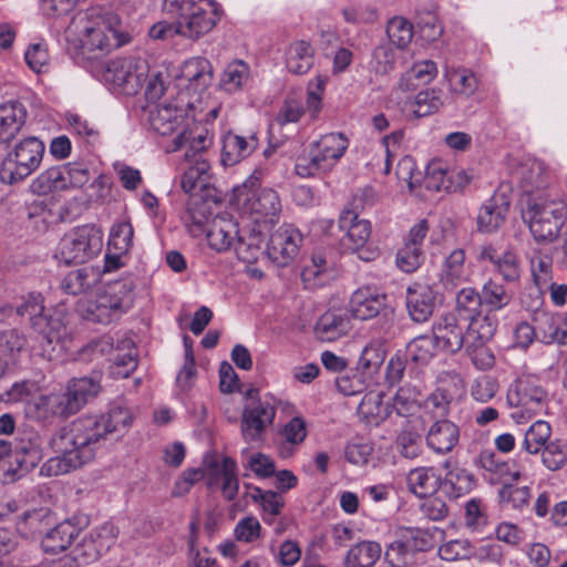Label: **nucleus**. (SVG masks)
<instances>
[{
  "instance_id": "0eeeda50",
  "label": "nucleus",
  "mask_w": 567,
  "mask_h": 567,
  "mask_svg": "<svg viewBox=\"0 0 567 567\" xmlns=\"http://www.w3.org/2000/svg\"><path fill=\"white\" fill-rule=\"evenodd\" d=\"M132 305V286L120 280L107 285L94 300L80 301L78 310L87 321L109 324L118 320Z\"/></svg>"
},
{
  "instance_id": "7c9ffc66",
  "label": "nucleus",
  "mask_w": 567,
  "mask_h": 567,
  "mask_svg": "<svg viewBox=\"0 0 567 567\" xmlns=\"http://www.w3.org/2000/svg\"><path fill=\"white\" fill-rule=\"evenodd\" d=\"M27 121V110L21 102L0 104V143H9L19 134Z\"/></svg>"
},
{
  "instance_id": "f257e3e1",
  "label": "nucleus",
  "mask_w": 567,
  "mask_h": 567,
  "mask_svg": "<svg viewBox=\"0 0 567 567\" xmlns=\"http://www.w3.org/2000/svg\"><path fill=\"white\" fill-rule=\"evenodd\" d=\"M64 39L74 50L86 49L90 52H109L130 41L128 35L121 31L118 16L99 8L78 12L65 28Z\"/></svg>"
},
{
  "instance_id": "6e6d98bb",
  "label": "nucleus",
  "mask_w": 567,
  "mask_h": 567,
  "mask_svg": "<svg viewBox=\"0 0 567 567\" xmlns=\"http://www.w3.org/2000/svg\"><path fill=\"white\" fill-rule=\"evenodd\" d=\"M24 61L34 73H48L51 65L48 44L44 41L29 44L24 52Z\"/></svg>"
},
{
  "instance_id": "a878e982",
  "label": "nucleus",
  "mask_w": 567,
  "mask_h": 567,
  "mask_svg": "<svg viewBox=\"0 0 567 567\" xmlns=\"http://www.w3.org/2000/svg\"><path fill=\"white\" fill-rule=\"evenodd\" d=\"M240 230L233 215L220 213L208 221L206 237L208 245L217 252L233 248Z\"/></svg>"
},
{
  "instance_id": "cd10ccee",
  "label": "nucleus",
  "mask_w": 567,
  "mask_h": 567,
  "mask_svg": "<svg viewBox=\"0 0 567 567\" xmlns=\"http://www.w3.org/2000/svg\"><path fill=\"white\" fill-rule=\"evenodd\" d=\"M537 341L549 344H567V326L563 328L561 318L545 310L536 309L533 312Z\"/></svg>"
},
{
  "instance_id": "20e7f679",
  "label": "nucleus",
  "mask_w": 567,
  "mask_h": 567,
  "mask_svg": "<svg viewBox=\"0 0 567 567\" xmlns=\"http://www.w3.org/2000/svg\"><path fill=\"white\" fill-rule=\"evenodd\" d=\"M101 389V377L99 374L73 378L68 383L65 394L41 396L39 402L30 403L27 411L37 420H47L50 415L68 417L78 413L100 393Z\"/></svg>"
},
{
  "instance_id": "864d4df0",
  "label": "nucleus",
  "mask_w": 567,
  "mask_h": 567,
  "mask_svg": "<svg viewBox=\"0 0 567 567\" xmlns=\"http://www.w3.org/2000/svg\"><path fill=\"white\" fill-rule=\"evenodd\" d=\"M458 439V427H431L426 435V443L435 453L444 454L452 451Z\"/></svg>"
},
{
  "instance_id": "c756f323",
  "label": "nucleus",
  "mask_w": 567,
  "mask_h": 567,
  "mask_svg": "<svg viewBox=\"0 0 567 567\" xmlns=\"http://www.w3.org/2000/svg\"><path fill=\"white\" fill-rule=\"evenodd\" d=\"M243 420L245 425H271L276 415L272 398L259 396L258 391H248Z\"/></svg>"
},
{
  "instance_id": "4468645a",
  "label": "nucleus",
  "mask_w": 567,
  "mask_h": 567,
  "mask_svg": "<svg viewBox=\"0 0 567 567\" xmlns=\"http://www.w3.org/2000/svg\"><path fill=\"white\" fill-rule=\"evenodd\" d=\"M102 247V230L95 225H82L64 235L58 256L66 265L83 264L97 256Z\"/></svg>"
},
{
  "instance_id": "09e8293b",
  "label": "nucleus",
  "mask_w": 567,
  "mask_h": 567,
  "mask_svg": "<svg viewBox=\"0 0 567 567\" xmlns=\"http://www.w3.org/2000/svg\"><path fill=\"white\" fill-rule=\"evenodd\" d=\"M350 330V322L347 318L333 312L323 313L316 323L315 331L322 341H336Z\"/></svg>"
},
{
  "instance_id": "72a5a7b5",
  "label": "nucleus",
  "mask_w": 567,
  "mask_h": 567,
  "mask_svg": "<svg viewBox=\"0 0 567 567\" xmlns=\"http://www.w3.org/2000/svg\"><path fill=\"white\" fill-rule=\"evenodd\" d=\"M472 276V270L466 265V255L462 248L454 249L444 260L441 271V282L446 288L467 282Z\"/></svg>"
},
{
  "instance_id": "79ce46f5",
  "label": "nucleus",
  "mask_w": 567,
  "mask_h": 567,
  "mask_svg": "<svg viewBox=\"0 0 567 567\" xmlns=\"http://www.w3.org/2000/svg\"><path fill=\"white\" fill-rule=\"evenodd\" d=\"M251 80V70L244 60H234L229 62L219 81V86L227 93H237L243 91Z\"/></svg>"
},
{
  "instance_id": "5fc2aeb1",
  "label": "nucleus",
  "mask_w": 567,
  "mask_h": 567,
  "mask_svg": "<svg viewBox=\"0 0 567 567\" xmlns=\"http://www.w3.org/2000/svg\"><path fill=\"white\" fill-rule=\"evenodd\" d=\"M223 497L231 502L236 498L239 489L237 464L231 457H224V467L218 474V483Z\"/></svg>"
},
{
  "instance_id": "5701e85b",
  "label": "nucleus",
  "mask_w": 567,
  "mask_h": 567,
  "mask_svg": "<svg viewBox=\"0 0 567 567\" xmlns=\"http://www.w3.org/2000/svg\"><path fill=\"white\" fill-rule=\"evenodd\" d=\"M302 235L292 225L280 226L269 238L267 255L278 266H287L298 255Z\"/></svg>"
},
{
  "instance_id": "9b49d317",
  "label": "nucleus",
  "mask_w": 567,
  "mask_h": 567,
  "mask_svg": "<svg viewBox=\"0 0 567 567\" xmlns=\"http://www.w3.org/2000/svg\"><path fill=\"white\" fill-rule=\"evenodd\" d=\"M547 393L534 374H520L508 386L506 400L514 408L512 419L517 424L530 422L542 411Z\"/></svg>"
},
{
  "instance_id": "c85d7f7f",
  "label": "nucleus",
  "mask_w": 567,
  "mask_h": 567,
  "mask_svg": "<svg viewBox=\"0 0 567 567\" xmlns=\"http://www.w3.org/2000/svg\"><path fill=\"white\" fill-rule=\"evenodd\" d=\"M385 295L373 287L357 289L350 300V311L359 320H368L379 315L385 305Z\"/></svg>"
},
{
  "instance_id": "a19ab883",
  "label": "nucleus",
  "mask_w": 567,
  "mask_h": 567,
  "mask_svg": "<svg viewBox=\"0 0 567 567\" xmlns=\"http://www.w3.org/2000/svg\"><path fill=\"white\" fill-rule=\"evenodd\" d=\"M513 177L525 193H532L546 184V169L543 162L526 158L515 168Z\"/></svg>"
},
{
  "instance_id": "0e129e2a",
  "label": "nucleus",
  "mask_w": 567,
  "mask_h": 567,
  "mask_svg": "<svg viewBox=\"0 0 567 567\" xmlns=\"http://www.w3.org/2000/svg\"><path fill=\"white\" fill-rule=\"evenodd\" d=\"M307 427H277L275 443L282 456L292 454V446L300 444L307 436Z\"/></svg>"
},
{
  "instance_id": "6e6552de",
  "label": "nucleus",
  "mask_w": 567,
  "mask_h": 567,
  "mask_svg": "<svg viewBox=\"0 0 567 567\" xmlns=\"http://www.w3.org/2000/svg\"><path fill=\"white\" fill-rule=\"evenodd\" d=\"M349 145L350 141L343 133L321 135L310 144L308 155L298 157L295 166L297 175L308 178L331 172L344 156Z\"/></svg>"
},
{
  "instance_id": "338daca9",
  "label": "nucleus",
  "mask_w": 567,
  "mask_h": 567,
  "mask_svg": "<svg viewBox=\"0 0 567 567\" xmlns=\"http://www.w3.org/2000/svg\"><path fill=\"white\" fill-rule=\"evenodd\" d=\"M464 524L471 532H482L488 524V516L482 499L471 498L465 504Z\"/></svg>"
},
{
  "instance_id": "c9c22d12",
  "label": "nucleus",
  "mask_w": 567,
  "mask_h": 567,
  "mask_svg": "<svg viewBox=\"0 0 567 567\" xmlns=\"http://www.w3.org/2000/svg\"><path fill=\"white\" fill-rule=\"evenodd\" d=\"M467 340L471 346H484L495 334L498 319L494 312L483 311L465 321Z\"/></svg>"
},
{
  "instance_id": "4c0bfd02",
  "label": "nucleus",
  "mask_w": 567,
  "mask_h": 567,
  "mask_svg": "<svg viewBox=\"0 0 567 567\" xmlns=\"http://www.w3.org/2000/svg\"><path fill=\"white\" fill-rule=\"evenodd\" d=\"M315 49L310 42L296 40L285 51L286 68L293 74H306L313 65Z\"/></svg>"
},
{
  "instance_id": "13d9d810",
  "label": "nucleus",
  "mask_w": 567,
  "mask_h": 567,
  "mask_svg": "<svg viewBox=\"0 0 567 567\" xmlns=\"http://www.w3.org/2000/svg\"><path fill=\"white\" fill-rule=\"evenodd\" d=\"M542 462L551 472L563 468L567 463V443L559 439L551 440L542 451Z\"/></svg>"
},
{
  "instance_id": "39448f33",
  "label": "nucleus",
  "mask_w": 567,
  "mask_h": 567,
  "mask_svg": "<svg viewBox=\"0 0 567 567\" xmlns=\"http://www.w3.org/2000/svg\"><path fill=\"white\" fill-rule=\"evenodd\" d=\"M164 10L175 18L177 35L193 41L209 33L219 20L213 0H164Z\"/></svg>"
},
{
  "instance_id": "393cba45",
  "label": "nucleus",
  "mask_w": 567,
  "mask_h": 567,
  "mask_svg": "<svg viewBox=\"0 0 567 567\" xmlns=\"http://www.w3.org/2000/svg\"><path fill=\"white\" fill-rule=\"evenodd\" d=\"M476 465L488 475L486 478L493 484H505L517 481L524 468L514 461H505L493 451H482Z\"/></svg>"
},
{
  "instance_id": "dca6fc26",
  "label": "nucleus",
  "mask_w": 567,
  "mask_h": 567,
  "mask_svg": "<svg viewBox=\"0 0 567 567\" xmlns=\"http://www.w3.org/2000/svg\"><path fill=\"white\" fill-rule=\"evenodd\" d=\"M464 391L463 382L457 374H446L439 380V386L423 403L420 419L423 424L441 425L447 420L452 401ZM451 425H454L451 422Z\"/></svg>"
},
{
  "instance_id": "ddd939ff",
  "label": "nucleus",
  "mask_w": 567,
  "mask_h": 567,
  "mask_svg": "<svg viewBox=\"0 0 567 567\" xmlns=\"http://www.w3.org/2000/svg\"><path fill=\"white\" fill-rule=\"evenodd\" d=\"M44 144L37 137L20 141L3 158L0 165V179L14 184L30 176L41 164Z\"/></svg>"
},
{
  "instance_id": "6ab92c4d",
  "label": "nucleus",
  "mask_w": 567,
  "mask_h": 567,
  "mask_svg": "<svg viewBox=\"0 0 567 567\" xmlns=\"http://www.w3.org/2000/svg\"><path fill=\"white\" fill-rule=\"evenodd\" d=\"M475 259L478 264H491L493 271L506 284L519 281L522 260L513 248L504 247L498 241L483 243L475 249Z\"/></svg>"
},
{
  "instance_id": "4be33fe9",
  "label": "nucleus",
  "mask_w": 567,
  "mask_h": 567,
  "mask_svg": "<svg viewBox=\"0 0 567 567\" xmlns=\"http://www.w3.org/2000/svg\"><path fill=\"white\" fill-rule=\"evenodd\" d=\"M243 213L260 228L278 221L281 213L279 195L272 188H261L245 199Z\"/></svg>"
},
{
  "instance_id": "9d476101",
  "label": "nucleus",
  "mask_w": 567,
  "mask_h": 567,
  "mask_svg": "<svg viewBox=\"0 0 567 567\" xmlns=\"http://www.w3.org/2000/svg\"><path fill=\"white\" fill-rule=\"evenodd\" d=\"M17 315L27 318L48 346L64 343L70 337L66 313L55 310L52 315H45L40 293L32 292L23 298L17 306Z\"/></svg>"
},
{
  "instance_id": "f704fd0d",
  "label": "nucleus",
  "mask_w": 567,
  "mask_h": 567,
  "mask_svg": "<svg viewBox=\"0 0 567 567\" xmlns=\"http://www.w3.org/2000/svg\"><path fill=\"white\" fill-rule=\"evenodd\" d=\"M443 106L442 92L437 89H426L406 99L401 110L409 116L424 117L437 112Z\"/></svg>"
},
{
  "instance_id": "37998d69",
  "label": "nucleus",
  "mask_w": 567,
  "mask_h": 567,
  "mask_svg": "<svg viewBox=\"0 0 567 567\" xmlns=\"http://www.w3.org/2000/svg\"><path fill=\"white\" fill-rule=\"evenodd\" d=\"M481 296L485 311L498 312L505 309L513 299V292L502 282L488 278L482 286Z\"/></svg>"
},
{
  "instance_id": "774afa93",
  "label": "nucleus",
  "mask_w": 567,
  "mask_h": 567,
  "mask_svg": "<svg viewBox=\"0 0 567 567\" xmlns=\"http://www.w3.org/2000/svg\"><path fill=\"white\" fill-rule=\"evenodd\" d=\"M386 34L391 43L399 49H403L413 38V27L406 19L394 17L388 22Z\"/></svg>"
},
{
  "instance_id": "de8ad7c7",
  "label": "nucleus",
  "mask_w": 567,
  "mask_h": 567,
  "mask_svg": "<svg viewBox=\"0 0 567 567\" xmlns=\"http://www.w3.org/2000/svg\"><path fill=\"white\" fill-rule=\"evenodd\" d=\"M100 280V272L92 267H83L70 271L61 282V288L65 293L80 295L95 286Z\"/></svg>"
},
{
  "instance_id": "680f3d73",
  "label": "nucleus",
  "mask_w": 567,
  "mask_h": 567,
  "mask_svg": "<svg viewBox=\"0 0 567 567\" xmlns=\"http://www.w3.org/2000/svg\"><path fill=\"white\" fill-rule=\"evenodd\" d=\"M328 262L321 254L312 256L310 264H307L302 271L301 278L308 287L322 286L328 279Z\"/></svg>"
},
{
  "instance_id": "49530a36",
  "label": "nucleus",
  "mask_w": 567,
  "mask_h": 567,
  "mask_svg": "<svg viewBox=\"0 0 567 567\" xmlns=\"http://www.w3.org/2000/svg\"><path fill=\"white\" fill-rule=\"evenodd\" d=\"M509 204L505 200L498 203V198L493 196L480 209L477 216V226L481 231L492 233L501 227L505 220Z\"/></svg>"
},
{
  "instance_id": "b1692460",
  "label": "nucleus",
  "mask_w": 567,
  "mask_h": 567,
  "mask_svg": "<svg viewBox=\"0 0 567 567\" xmlns=\"http://www.w3.org/2000/svg\"><path fill=\"white\" fill-rule=\"evenodd\" d=\"M465 330L464 321L458 319L455 313H446L433 324V337L441 350L456 353L464 344L468 343Z\"/></svg>"
},
{
  "instance_id": "aec40b11",
  "label": "nucleus",
  "mask_w": 567,
  "mask_h": 567,
  "mask_svg": "<svg viewBox=\"0 0 567 567\" xmlns=\"http://www.w3.org/2000/svg\"><path fill=\"white\" fill-rule=\"evenodd\" d=\"M410 536L406 540H396L389 547L390 553H396V564L411 567L419 560L420 553L433 549L444 539V529L433 526L430 528H408Z\"/></svg>"
},
{
  "instance_id": "bb28decb",
  "label": "nucleus",
  "mask_w": 567,
  "mask_h": 567,
  "mask_svg": "<svg viewBox=\"0 0 567 567\" xmlns=\"http://www.w3.org/2000/svg\"><path fill=\"white\" fill-rule=\"evenodd\" d=\"M435 292L430 285L413 282L406 289V309L415 322L430 319L435 307Z\"/></svg>"
},
{
  "instance_id": "69168bd1",
  "label": "nucleus",
  "mask_w": 567,
  "mask_h": 567,
  "mask_svg": "<svg viewBox=\"0 0 567 567\" xmlns=\"http://www.w3.org/2000/svg\"><path fill=\"white\" fill-rule=\"evenodd\" d=\"M399 453L406 458H415L422 452V435L413 427L403 429L395 441Z\"/></svg>"
},
{
  "instance_id": "473e14b6",
  "label": "nucleus",
  "mask_w": 567,
  "mask_h": 567,
  "mask_svg": "<svg viewBox=\"0 0 567 567\" xmlns=\"http://www.w3.org/2000/svg\"><path fill=\"white\" fill-rule=\"evenodd\" d=\"M339 227L347 231L350 248L359 250L365 247L371 237L372 226L368 219L359 218L353 209H343L339 217Z\"/></svg>"
},
{
  "instance_id": "7ed1b4c3",
  "label": "nucleus",
  "mask_w": 567,
  "mask_h": 567,
  "mask_svg": "<svg viewBox=\"0 0 567 567\" xmlns=\"http://www.w3.org/2000/svg\"><path fill=\"white\" fill-rule=\"evenodd\" d=\"M214 133L207 124H194L182 131L167 146V152L185 150V157L192 164L184 172L181 187L185 193H193L197 186H203L210 169L209 162L203 157L213 145Z\"/></svg>"
},
{
  "instance_id": "f3484780",
  "label": "nucleus",
  "mask_w": 567,
  "mask_h": 567,
  "mask_svg": "<svg viewBox=\"0 0 567 567\" xmlns=\"http://www.w3.org/2000/svg\"><path fill=\"white\" fill-rule=\"evenodd\" d=\"M192 106L190 102L184 103L176 100L167 103L152 104L148 106L147 121L151 128L159 135L166 136L193 127L200 122L190 121L187 109Z\"/></svg>"
},
{
  "instance_id": "bf43d9fd",
  "label": "nucleus",
  "mask_w": 567,
  "mask_h": 567,
  "mask_svg": "<svg viewBox=\"0 0 567 567\" xmlns=\"http://www.w3.org/2000/svg\"><path fill=\"white\" fill-rule=\"evenodd\" d=\"M133 226L130 221H121L111 228L109 248L118 255L128 252L133 245Z\"/></svg>"
},
{
  "instance_id": "f03ea898",
  "label": "nucleus",
  "mask_w": 567,
  "mask_h": 567,
  "mask_svg": "<svg viewBox=\"0 0 567 567\" xmlns=\"http://www.w3.org/2000/svg\"><path fill=\"white\" fill-rule=\"evenodd\" d=\"M115 427H60L52 439L59 455L50 457L42 466L41 474L59 476L68 474L91 462L103 440Z\"/></svg>"
},
{
  "instance_id": "a18cd8bd",
  "label": "nucleus",
  "mask_w": 567,
  "mask_h": 567,
  "mask_svg": "<svg viewBox=\"0 0 567 567\" xmlns=\"http://www.w3.org/2000/svg\"><path fill=\"white\" fill-rule=\"evenodd\" d=\"M450 92L462 99L471 97L478 89L476 74L466 68L449 69L444 73Z\"/></svg>"
},
{
  "instance_id": "2eb2a0df",
  "label": "nucleus",
  "mask_w": 567,
  "mask_h": 567,
  "mask_svg": "<svg viewBox=\"0 0 567 567\" xmlns=\"http://www.w3.org/2000/svg\"><path fill=\"white\" fill-rule=\"evenodd\" d=\"M148 75V63L137 56H117L110 60L104 69L105 82L112 84L120 93L133 96L144 85Z\"/></svg>"
},
{
  "instance_id": "2f4dec72",
  "label": "nucleus",
  "mask_w": 567,
  "mask_h": 567,
  "mask_svg": "<svg viewBox=\"0 0 567 567\" xmlns=\"http://www.w3.org/2000/svg\"><path fill=\"white\" fill-rule=\"evenodd\" d=\"M181 81L186 82L187 90L203 92L213 81L210 62L200 56L187 60L181 70Z\"/></svg>"
},
{
  "instance_id": "ea45409f",
  "label": "nucleus",
  "mask_w": 567,
  "mask_h": 567,
  "mask_svg": "<svg viewBox=\"0 0 567 567\" xmlns=\"http://www.w3.org/2000/svg\"><path fill=\"white\" fill-rule=\"evenodd\" d=\"M406 484L417 497L433 495L442 484L441 476L434 467H416L409 472Z\"/></svg>"
},
{
  "instance_id": "3c124183",
  "label": "nucleus",
  "mask_w": 567,
  "mask_h": 567,
  "mask_svg": "<svg viewBox=\"0 0 567 567\" xmlns=\"http://www.w3.org/2000/svg\"><path fill=\"white\" fill-rule=\"evenodd\" d=\"M264 237L261 235V228L252 230L248 237H245L239 233L234 249L238 259L244 262L251 264L258 260L259 256L264 254L261 245Z\"/></svg>"
},
{
  "instance_id": "8fccbe9b",
  "label": "nucleus",
  "mask_w": 567,
  "mask_h": 567,
  "mask_svg": "<svg viewBox=\"0 0 567 567\" xmlns=\"http://www.w3.org/2000/svg\"><path fill=\"white\" fill-rule=\"evenodd\" d=\"M485 311L481 292L475 288H462L456 295L455 315L462 321H466Z\"/></svg>"
},
{
  "instance_id": "412c9836",
  "label": "nucleus",
  "mask_w": 567,
  "mask_h": 567,
  "mask_svg": "<svg viewBox=\"0 0 567 567\" xmlns=\"http://www.w3.org/2000/svg\"><path fill=\"white\" fill-rule=\"evenodd\" d=\"M118 529L113 523L106 522L85 534L73 549L74 559L80 564L97 560L115 544Z\"/></svg>"
},
{
  "instance_id": "e2e57ef3",
  "label": "nucleus",
  "mask_w": 567,
  "mask_h": 567,
  "mask_svg": "<svg viewBox=\"0 0 567 567\" xmlns=\"http://www.w3.org/2000/svg\"><path fill=\"white\" fill-rule=\"evenodd\" d=\"M398 61V51L391 44L378 45L372 53L371 69L377 74H388L394 70Z\"/></svg>"
},
{
  "instance_id": "c03bdc74",
  "label": "nucleus",
  "mask_w": 567,
  "mask_h": 567,
  "mask_svg": "<svg viewBox=\"0 0 567 567\" xmlns=\"http://www.w3.org/2000/svg\"><path fill=\"white\" fill-rule=\"evenodd\" d=\"M382 547L378 542H359L348 550L344 567H373L380 559Z\"/></svg>"
},
{
  "instance_id": "052dcab7",
  "label": "nucleus",
  "mask_w": 567,
  "mask_h": 567,
  "mask_svg": "<svg viewBox=\"0 0 567 567\" xmlns=\"http://www.w3.org/2000/svg\"><path fill=\"white\" fill-rule=\"evenodd\" d=\"M134 421H136V411L123 399L110 403L106 414L102 416L104 425H130Z\"/></svg>"
},
{
  "instance_id": "423d86ee",
  "label": "nucleus",
  "mask_w": 567,
  "mask_h": 567,
  "mask_svg": "<svg viewBox=\"0 0 567 567\" xmlns=\"http://www.w3.org/2000/svg\"><path fill=\"white\" fill-rule=\"evenodd\" d=\"M42 458L39 439L29 429L22 427L8 442L0 458V482L12 484L24 477Z\"/></svg>"
},
{
  "instance_id": "f8f14e48",
  "label": "nucleus",
  "mask_w": 567,
  "mask_h": 567,
  "mask_svg": "<svg viewBox=\"0 0 567 567\" xmlns=\"http://www.w3.org/2000/svg\"><path fill=\"white\" fill-rule=\"evenodd\" d=\"M90 181V171L83 162L52 166L40 173L30 184L34 195L47 196L56 192L81 188Z\"/></svg>"
},
{
  "instance_id": "603ef678",
  "label": "nucleus",
  "mask_w": 567,
  "mask_h": 567,
  "mask_svg": "<svg viewBox=\"0 0 567 567\" xmlns=\"http://www.w3.org/2000/svg\"><path fill=\"white\" fill-rule=\"evenodd\" d=\"M113 362L112 374L116 378H127L137 367L136 354L131 340H123L116 347V352L110 357Z\"/></svg>"
},
{
  "instance_id": "e433bc0d",
  "label": "nucleus",
  "mask_w": 567,
  "mask_h": 567,
  "mask_svg": "<svg viewBox=\"0 0 567 567\" xmlns=\"http://www.w3.org/2000/svg\"><path fill=\"white\" fill-rule=\"evenodd\" d=\"M255 136L245 137L235 133H227L223 138L221 162L224 165H235L249 156L257 147Z\"/></svg>"
},
{
  "instance_id": "58836bf2",
  "label": "nucleus",
  "mask_w": 567,
  "mask_h": 567,
  "mask_svg": "<svg viewBox=\"0 0 567 567\" xmlns=\"http://www.w3.org/2000/svg\"><path fill=\"white\" fill-rule=\"evenodd\" d=\"M80 529L71 520H64L51 528L42 538L41 546L48 554H58L73 543L79 536Z\"/></svg>"
},
{
  "instance_id": "a211bd4d",
  "label": "nucleus",
  "mask_w": 567,
  "mask_h": 567,
  "mask_svg": "<svg viewBox=\"0 0 567 567\" xmlns=\"http://www.w3.org/2000/svg\"><path fill=\"white\" fill-rule=\"evenodd\" d=\"M475 259L478 264H491L493 271L506 284L519 281L522 260L513 248L504 247L498 241L483 243L475 249Z\"/></svg>"
},
{
  "instance_id": "4d7b16f0",
  "label": "nucleus",
  "mask_w": 567,
  "mask_h": 567,
  "mask_svg": "<svg viewBox=\"0 0 567 567\" xmlns=\"http://www.w3.org/2000/svg\"><path fill=\"white\" fill-rule=\"evenodd\" d=\"M437 349L440 348L433 336H419L408 344V354L415 363L425 364L435 355Z\"/></svg>"
},
{
  "instance_id": "1a4fd4ad",
  "label": "nucleus",
  "mask_w": 567,
  "mask_h": 567,
  "mask_svg": "<svg viewBox=\"0 0 567 567\" xmlns=\"http://www.w3.org/2000/svg\"><path fill=\"white\" fill-rule=\"evenodd\" d=\"M523 218L536 241L551 243L557 239L566 221L567 205L560 199L530 198Z\"/></svg>"
}]
</instances>
